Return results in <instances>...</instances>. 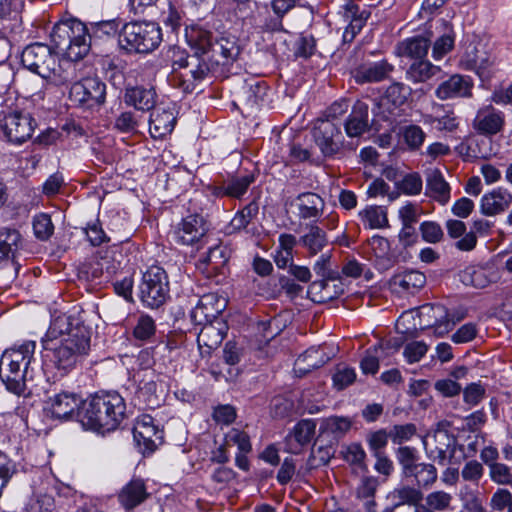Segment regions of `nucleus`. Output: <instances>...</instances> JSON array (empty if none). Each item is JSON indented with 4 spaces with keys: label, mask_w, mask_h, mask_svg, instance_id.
Returning a JSON list of instances; mask_svg holds the SVG:
<instances>
[{
    "label": "nucleus",
    "mask_w": 512,
    "mask_h": 512,
    "mask_svg": "<svg viewBox=\"0 0 512 512\" xmlns=\"http://www.w3.org/2000/svg\"><path fill=\"white\" fill-rule=\"evenodd\" d=\"M426 194L441 204L450 199V186L439 169L426 171Z\"/></svg>",
    "instance_id": "72a5a7b5"
},
{
    "label": "nucleus",
    "mask_w": 512,
    "mask_h": 512,
    "mask_svg": "<svg viewBox=\"0 0 512 512\" xmlns=\"http://www.w3.org/2000/svg\"><path fill=\"white\" fill-rule=\"evenodd\" d=\"M142 116L132 111L120 113L114 122V127L122 133L134 134L138 132Z\"/></svg>",
    "instance_id": "864d4df0"
},
{
    "label": "nucleus",
    "mask_w": 512,
    "mask_h": 512,
    "mask_svg": "<svg viewBox=\"0 0 512 512\" xmlns=\"http://www.w3.org/2000/svg\"><path fill=\"white\" fill-rule=\"evenodd\" d=\"M161 30L154 22H130L119 33L121 48L132 52L147 53L161 42Z\"/></svg>",
    "instance_id": "0eeeda50"
},
{
    "label": "nucleus",
    "mask_w": 512,
    "mask_h": 512,
    "mask_svg": "<svg viewBox=\"0 0 512 512\" xmlns=\"http://www.w3.org/2000/svg\"><path fill=\"white\" fill-rule=\"evenodd\" d=\"M345 132L347 136L360 137L370 129L369 106L363 101H357L345 121Z\"/></svg>",
    "instance_id": "393cba45"
},
{
    "label": "nucleus",
    "mask_w": 512,
    "mask_h": 512,
    "mask_svg": "<svg viewBox=\"0 0 512 512\" xmlns=\"http://www.w3.org/2000/svg\"><path fill=\"white\" fill-rule=\"evenodd\" d=\"M21 62L30 71L59 84H67L72 80L74 65L65 62L66 68H63L48 45L34 43L27 46L22 52Z\"/></svg>",
    "instance_id": "20e7f679"
},
{
    "label": "nucleus",
    "mask_w": 512,
    "mask_h": 512,
    "mask_svg": "<svg viewBox=\"0 0 512 512\" xmlns=\"http://www.w3.org/2000/svg\"><path fill=\"white\" fill-rule=\"evenodd\" d=\"M225 308V300L214 293L203 295L191 312V318L197 324L213 322Z\"/></svg>",
    "instance_id": "aec40b11"
},
{
    "label": "nucleus",
    "mask_w": 512,
    "mask_h": 512,
    "mask_svg": "<svg viewBox=\"0 0 512 512\" xmlns=\"http://www.w3.org/2000/svg\"><path fill=\"white\" fill-rule=\"evenodd\" d=\"M453 496L443 490H435L425 497V505L419 506L421 510L431 512H444L450 509Z\"/></svg>",
    "instance_id": "49530a36"
},
{
    "label": "nucleus",
    "mask_w": 512,
    "mask_h": 512,
    "mask_svg": "<svg viewBox=\"0 0 512 512\" xmlns=\"http://www.w3.org/2000/svg\"><path fill=\"white\" fill-rule=\"evenodd\" d=\"M137 382V397L148 407L159 406L161 401L162 385L157 383V375L154 371L141 370L134 376Z\"/></svg>",
    "instance_id": "a211bd4d"
},
{
    "label": "nucleus",
    "mask_w": 512,
    "mask_h": 512,
    "mask_svg": "<svg viewBox=\"0 0 512 512\" xmlns=\"http://www.w3.org/2000/svg\"><path fill=\"white\" fill-rule=\"evenodd\" d=\"M423 181L421 176L416 173L405 175L398 183L397 188L406 195H418L422 191Z\"/></svg>",
    "instance_id": "5fc2aeb1"
},
{
    "label": "nucleus",
    "mask_w": 512,
    "mask_h": 512,
    "mask_svg": "<svg viewBox=\"0 0 512 512\" xmlns=\"http://www.w3.org/2000/svg\"><path fill=\"white\" fill-rule=\"evenodd\" d=\"M397 459L402 467L403 475H406L417 464L416 451L408 446L400 447L397 450Z\"/></svg>",
    "instance_id": "338daca9"
},
{
    "label": "nucleus",
    "mask_w": 512,
    "mask_h": 512,
    "mask_svg": "<svg viewBox=\"0 0 512 512\" xmlns=\"http://www.w3.org/2000/svg\"><path fill=\"white\" fill-rule=\"evenodd\" d=\"M512 204V193L498 187L485 193L480 200V211L485 216H495L505 212Z\"/></svg>",
    "instance_id": "412c9836"
},
{
    "label": "nucleus",
    "mask_w": 512,
    "mask_h": 512,
    "mask_svg": "<svg viewBox=\"0 0 512 512\" xmlns=\"http://www.w3.org/2000/svg\"><path fill=\"white\" fill-rule=\"evenodd\" d=\"M420 232L424 241L438 243L443 239L444 233L441 226L432 221H425L420 225Z\"/></svg>",
    "instance_id": "052dcab7"
},
{
    "label": "nucleus",
    "mask_w": 512,
    "mask_h": 512,
    "mask_svg": "<svg viewBox=\"0 0 512 512\" xmlns=\"http://www.w3.org/2000/svg\"><path fill=\"white\" fill-rule=\"evenodd\" d=\"M90 38L85 24L76 19L56 24L51 33L57 53H62L70 61H78L87 55Z\"/></svg>",
    "instance_id": "39448f33"
},
{
    "label": "nucleus",
    "mask_w": 512,
    "mask_h": 512,
    "mask_svg": "<svg viewBox=\"0 0 512 512\" xmlns=\"http://www.w3.org/2000/svg\"><path fill=\"white\" fill-rule=\"evenodd\" d=\"M84 402L85 400L74 392L61 391L47 398L45 410L55 419L69 420L74 415L79 419V411Z\"/></svg>",
    "instance_id": "4468645a"
},
{
    "label": "nucleus",
    "mask_w": 512,
    "mask_h": 512,
    "mask_svg": "<svg viewBox=\"0 0 512 512\" xmlns=\"http://www.w3.org/2000/svg\"><path fill=\"white\" fill-rule=\"evenodd\" d=\"M186 38L190 45L195 47L202 54L210 52L214 43L211 40V33L201 27H191L187 29Z\"/></svg>",
    "instance_id": "de8ad7c7"
},
{
    "label": "nucleus",
    "mask_w": 512,
    "mask_h": 512,
    "mask_svg": "<svg viewBox=\"0 0 512 512\" xmlns=\"http://www.w3.org/2000/svg\"><path fill=\"white\" fill-rule=\"evenodd\" d=\"M326 347H311L300 355L294 363V371L297 375L303 376L313 369L319 368L327 363L333 356L334 351L326 352Z\"/></svg>",
    "instance_id": "5701e85b"
},
{
    "label": "nucleus",
    "mask_w": 512,
    "mask_h": 512,
    "mask_svg": "<svg viewBox=\"0 0 512 512\" xmlns=\"http://www.w3.org/2000/svg\"><path fill=\"white\" fill-rule=\"evenodd\" d=\"M419 325L422 329H433L436 336H443L453 329L463 315L450 314L441 304H424L418 309Z\"/></svg>",
    "instance_id": "9d476101"
},
{
    "label": "nucleus",
    "mask_w": 512,
    "mask_h": 512,
    "mask_svg": "<svg viewBox=\"0 0 512 512\" xmlns=\"http://www.w3.org/2000/svg\"><path fill=\"white\" fill-rule=\"evenodd\" d=\"M358 216L365 228L383 229L388 227L387 211L382 206H367L359 211Z\"/></svg>",
    "instance_id": "ea45409f"
},
{
    "label": "nucleus",
    "mask_w": 512,
    "mask_h": 512,
    "mask_svg": "<svg viewBox=\"0 0 512 512\" xmlns=\"http://www.w3.org/2000/svg\"><path fill=\"white\" fill-rule=\"evenodd\" d=\"M422 443L428 458L440 465L461 463L467 455L456 438L448 430L437 428L422 437Z\"/></svg>",
    "instance_id": "423d86ee"
},
{
    "label": "nucleus",
    "mask_w": 512,
    "mask_h": 512,
    "mask_svg": "<svg viewBox=\"0 0 512 512\" xmlns=\"http://www.w3.org/2000/svg\"><path fill=\"white\" fill-rule=\"evenodd\" d=\"M149 496L142 479H132L118 493V501L126 510L142 504Z\"/></svg>",
    "instance_id": "7c9ffc66"
},
{
    "label": "nucleus",
    "mask_w": 512,
    "mask_h": 512,
    "mask_svg": "<svg viewBox=\"0 0 512 512\" xmlns=\"http://www.w3.org/2000/svg\"><path fill=\"white\" fill-rule=\"evenodd\" d=\"M105 95L106 86L98 77H86L74 82L69 90L70 100L87 108L103 104Z\"/></svg>",
    "instance_id": "9b49d317"
},
{
    "label": "nucleus",
    "mask_w": 512,
    "mask_h": 512,
    "mask_svg": "<svg viewBox=\"0 0 512 512\" xmlns=\"http://www.w3.org/2000/svg\"><path fill=\"white\" fill-rule=\"evenodd\" d=\"M403 137L410 149H418L425 140V133L420 126L410 125L404 128Z\"/></svg>",
    "instance_id": "680f3d73"
},
{
    "label": "nucleus",
    "mask_w": 512,
    "mask_h": 512,
    "mask_svg": "<svg viewBox=\"0 0 512 512\" xmlns=\"http://www.w3.org/2000/svg\"><path fill=\"white\" fill-rule=\"evenodd\" d=\"M393 70L392 64L381 60L360 65L354 70L353 75L357 83H372L385 80Z\"/></svg>",
    "instance_id": "bb28decb"
},
{
    "label": "nucleus",
    "mask_w": 512,
    "mask_h": 512,
    "mask_svg": "<svg viewBox=\"0 0 512 512\" xmlns=\"http://www.w3.org/2000/svg\"><path fill=\"white\" fill-rule=\"evenodd\" d=\"M1 127L7 139L16 144H21L28 140L34 131L31 116L18 111L6 115Z\"/></svg>",
    "instance_id": "2eb2a0df"
},
{
    "label": "nucleus",
    "mask_w": 512,
    "mask_h": 512,
    "mask_svg": "<svg viewBox=\"0 0 512 512\" xmlns=\"http://www.w3.org/2000/svg\"><path fill=\"white\" fill-rule=\"evenodd\" d=\"M254 181L255 176L253 173L233 175L225 180L222 185L216 187L214 194L218 197L226 196L241 199Z\"/></svg>",
    "instance_id": "c85d7f7f"
},
{
    "label": "nucleus",
    "mask_w": 512,
    "mask_h": 512,
    "mask_svg": "<svg viewBox=\"0 0 512 512\" xmlns=\"http://www.w3.org/2000/svg\"><path fill=\"white\" fill-rule=\"evenodd\" d=\"M198 334L197 343L199 347L207 348V352L216 349L226 335L225 325L221 321L206 322Z\"/></svg>",
    "instance_id": "e433bc0d"
},
{
    "label": "nucleus",
    "mask_w": 512,
    "mask_h": 512,
    "mask_svg": "<svg viewBox=\"0 0 512 512\" xmlns=\"http://www.w3.org/2000/svg\"><path fill=\"white\" fill-rule=\"evenodd\" d=\"M473 87L474 82L471 77L454 74L436 88L435 95L440 100L471 98Z\"/></svg>",
    "instance_id": "6ab92c4d"
},
{
    "label": "nucleus",
    "mask_w": 512,
    "mask_h": 512,
    "mask_svg": "<svg viewBox=\"0 0 512 512\" xmlns=\"http://www.w3.org/2000/svg\"><path fill=\"white\" fill-rule=\"evenodd\" d=\"M211 57L216 64L228 65L240 54V46L233 35H222L212 45Z\"/></svg>",
    "instance_id": "cd10ccee"
},
{
    "label": "nucleus",
    "mask_w": 512,
    "mask_h": 512,
    "mask_svg": "<svg viewBox=\"0 0 512 512\" xmlns=\"http://www.w3.org/2000/svg\"><path fill=\"white\" fill-rule=\"evenodd\" d=\"M142 302L151 308H158L169 295V281L165 270L159 266L149 267L143 274L140 284Z\"/></svg>",
    "instance_id": "6e6552de"
},
{
    "label": "nucleus",
    "mask_w": 512,
    "mask_h": 512,
    "mask_svg": "<svg viewBox=\"0 0 512 512\" xmlns=\"http://www.w3.org/2000/svg\"><path fill=\"white\" fill-rule=\"evenodd\" d=\"M209 70L205 61H201L195 55L186 58L180 57L173 62L171 81L184 92H192L195 82L204 79Z\"/></svg>",
    "instance_id": "1a4fd4ad"
},
{
    "label": "nucleus",
    "mask_w": 512,
    "mask_h": 512,
    "mask_svg": "<svg viewBox=\"0 0 512 512\" xmlns=\"http://www.w3.org/2000/svg\"><path fill=\"white\" fill-rule=\"evenodd\" d=\"M460 63L463 69L475 71L480 77H485L494 64V58L473 47L471 51H466Z\"/></svg>",
    "instance_id": "c9c22d12"
},
{
    "label": "nucleus",
    "mask_w": 512,
    "mask_h": 512,
    "mask_svg": "<svg viewBox=\"0 0 512 512\" xmlns=\"http://www.w3.org/2000/svg\"><path fill=\"white\" fill-rule=\"evenodd\" d=\"M207 227L204 218L200 215H190L177 225L172 238L179 245H194L206 234Z\"/></svg>",
    "instance_id": "dca6fc26"
},
{
    "label": "nucleus",
    "mask_w": 512,
    "mask_h": 512,
    "mask_svg": "<svg viewBox=\"0 0 512 512\" xmlns=\"http://www.w3.org/2000/svg\"><path fill=\"white\" fill-rule=\"evenodd\" d=\"M156 331V325L149 315H141L134 327L133 335L136 339L145 341L150 339Z\"/></svg>",
    "instance_id": "6e6d98bb"
},
{
    "label": "nucleus",
    "mask_w": 512,
    "mask_h": 512,
    "mask_svg": "<svg viewBox=\"0 0 512 512\" xmlns=\"http://www.w3.org/2000/svg\"><path fill=\"white\" fill-rule=\"evenodd\" d=\"M36 344L28 341L18 348L4 351L0 359V377L6 388L16 395H24L28 367L34 357Z\"/></svg>",
    "instance_id": "7ed1b4c3"
},
{
    "label": "nucleus",
    "mask_w": 512,
    "mask_h": 512,
    "mask_svg": "<svg viewBox=\"0 0 512 512\" xmlns=\"http://www.w3.org/2000/svg\"><path fill=\"white\" fill-rule=\"evenodd\" d=\"M44 350L61 375L77 367L90 350V331L77 318L62 314L55 317L42 338Z\"/></svg>",
    "instance_id": "f257e3e1"
},
{
    "label": "nucleus",
    "mask_w": 512,
    "mask_h": 512,
    "mask_svg": "<svg viewBox=\"0 0 512 512\" xmlns=\"http://www.w3.org/2000/svg\"><path fill=\"white\" fill-rule=\"evenodd\" d=\"M342 8L343 17L345 21L349 22L343 33V40L345 42H351L365 26L370 17V12L366 9L360 10L359 6L354 4L351 0H347Z\"/></svg>",
    "instance_id": "b1692460"
},
{
    "label": "nucleus",
    "mask_w": 512,
    "mask_h": 512,
    "mask_svg": "<svg viewBox=\"0 0 512 512\" xmlns=\"http://www.w3.org/2000/svg\"><path fill=\"white\" fill-rule=\"evenodd\" d=\"M316 429V423L310 419L299 421L293 430L285 438V449L292 454L299 453L302 448L310 443Z\"/></svg>",
    "instance_id": "4be33fe9"
},
{
    "label": "nucleus",
    "mask_w": 512,
    "mask_h": 512,
    "mask_svg": "<svg viewBox=\"0 0 512 512\" xmlns=\"http://www.w3.org/2000/svg\"><path fill=\"white\" fill-rule=\"evenodd\" d=\"M459 277L464 285L475 288H484L489 283L485 270L477 266L466 267L460 272Z\"/></svg>",
    "instance_id": "8fccbe9b"
},
{
    "label": "nucleus",
    "mask_w": 512,
    "mask_h": 512,
    "mask_svg": "<svg viewBox=\"0 0 512 512\" xmlns=\"http://www.w3.org/2000/svg\"><path fill=\"white\" fill-rule=\"evenodd\" d=\"M54 499L49 495H39L30 499L26 506L27 512H53Z\"/></svg>",
    "instance_id": "0e129e2a"
},
{
    "label": "nucleus",
    "mask_w": 512,
    "mask_h": 512,
    "mask_svg": "<svg viewBox=\"0 0 512 512\" xmlns=\"http://www.w3.org/2000/svg\"><path fill=\"white\" fill-rule=\"evenodd\" d=\"M33 230L38 239L47 240L54 231L50 216L47 214L36 215L33 220Z\"/></svg>",
    "instance_id": "4d7b16f0"
},
{
    "label": "nucleus",
    "mask_w": 512,
    "mask_h": 512,
    "mask_svg": "<svg viewBox=\"0 0 512 512\" xmlns=\"http://www.w3.org/2000/svg\"><path fill=\"white\" fill-rule=\"evenodd\" d=\"M454 35L453 34H444L439 37L432 49V56L435 60L442 59L448 52H450L454 47Z\"/></svg>",
    "instance_id": "69168bd1"
},
{
    "label": "nucleus",
    "mask_w": 512,
    "mask_h": 512,
    "mask_svg": "<svg viewBox=\"0 0 512 512\" xmlns=\"http://www.w3.org/2000/svg\"><path fill=\"white\" fill-rule=\"evenodd\" d=\"M323 208V199L315 193H303L298 197L299 215L303 219L319 217Z\"/></svg>",
    "instance_id": "a19ab883"
},
{
    "label": "nucleus",
    "mask_w": 512,
    "mask_h": 512,
    "mask_svg": "<svg viewBox=\"0 0 512 512\" xmlns=\"http://www.w3.org/2000/svg\"><path fill=\"white\" fill-rule=\"evenodd\" d=\"M133 437L142 454H150L163 442V431L155 424L154 418L144 414L137 417Z\"/></svg>",
    "instance_id": "ddd939ff"
},
{
    "label": "nucleus",
    "mask_w": 512,
    "mask_h": 512,
    "mask_svg": "<svg viewBox=\"0 0 512 512\" xmlns=\"http://www.w3.org/2000/svg\"><path fill=\"white\" fill-rule=\"evenodd\" d=\"M430 43L423 37H414L406 39L398 45V54L413 58L416 60H423L427 55Z\"/></svg>",
    "instance_id": "c03bdc74"
},
{
    "label": "nucleus",
    "mask_w": 512,
    "mask_h": 512,
    "mask_svg": "<svg viewBox=\"0 0 512 512\" xmlns=\"http://www.w3.org/2000/svg\"><path fill=\"white\" fill-rule=\"evenodd\" d=\"M300 243L311 256H314L327 245L326 233L318 226L310 225L307 227V232L300 238Z\"/></svg>",
    "instance_id": "a18cd8bd"
},
{
    "label": "nucleus",
    "mask_w": 512,
    "mask_h": 512,
    "mask_svg": "<svg viewBox=\"0 0 512 512\" xmlns=\"http://www.w3.org/2000/svg\"><path fill=\"white\" fill-rule=\"evenodd\" d=\"M490 478L493 482L500 485H510L512 487V472L510 467L503 463H496L489 468Z\"/></svg>",
    "instance_id": "bf43d9fd"
},
{
    "label": "nucleus",
    "mask_w": 512,
    "mask_h": 512,
    "mask_svg": "<svg viewBox=\"0 0 512 512\" xmlns=\"http://www.w3.org/2000/svg\"><path fill=\"white\" fill-rule=\"evenodd\" d=\"M483 474V465L476 460L468 461L461 471V476L465 481H469L475 484H478L480 479L483 477Z\"/></svg>",
    "instance_id": "774afa93"
},
{
    "label": "nucleus",
    "mask_w": 512,
    "mask_h": 512,
    "mask_svg": "<svg viewBox=\"0 0 512 512\" xmlns=\"http://www.w3.org/2000/svg\"><path fill=\"white\" fill-rule=\"evenodd\" d=\"M381 346H374L366 351L361 360L360 367L364 374H376L379 370V353Z\"/></svg>",
    "instance_id": "13d9d810"
},
{
    "label": "nucleus",
    "mask_w": 512,
    "mask_h": 512,
    "mask_svg": "<svg viewBox=\"0 0 512 512\" xmlns=\"http://www.w3.org/2000/svg\"><path fill=\"white\" fill-rule=\"evenodd\" d=\"M416 434V426L408 423L404 425H395L389 432V436L394 444H401L410 440Z\"/></svg>",
    "instance_id": "e2e57ef3"
},
{
    "label": "nucleus",
    "mask_w": 512,
    "mask_h": 512,
    "mask_svg": "<svg viewBox=\"0 0 512 512\" xmlns=\"http://www.w3.org/2000/svg\"><path fill=\"white\" fill-rule=\"evenodd\" d=\"M330 259L331 256L327 253H324L320 255L318 260L315 262L313 269L318 276L323 278V280L319 283H313L314 287L320 286L324 288L327 286L325 280H336L339 277L338 271L331 269Z\"/></svg>",
    "instance_id": "603ef678"
},
{
    "label": "nucleus",
    "mask_w": 512,
    "mask_h": 512,
    "mask_svg": "<svg viewBox=\"0 0 512 512\" xmlns=\"http://www.w3.org/2000/svg\"><path fill=\"white\" fill-rule=\"evenodd\" d=\"M259 206L255 201L247 204L242 210L238 211L230 221L232 231H240L245 229L250 222L257 216Z\"/></svg>",
    "instance_id": "3c124183"
},
{
    "label": "nucleus",
    "mask_w": 512,
    "mask_h": 512,
    "mask_svg": "<svg viewBox=\"0 0 512 512\" xmlns=\"http://www.w3.org/2000/svg\"><path fill=\"white\" fill-rule=\"evenodd\" d=\"M176 122L173 111L158 108L150 115V134L153 138H162L172 132Z\"/></svg>",
    "instance_id": "58836bf2"
},
{
    "label": "nucleus",
    "mask_w": 512,
    "mask_h": 512,
    "mask_svg": "<svg viewBox=\"0 0 512 512\" xmlns=\"http://www.w3.org/2000/svg\"><path fill=\"white\" fill-rule=\"evenodd\" d=\"M391 495L398 501L396 505H417L423 499V493L418 486L402 485L395 488Z\"/></svg>",
    "instance_id": "09e8293b"
},
{
    "label": "nucleus",
    "mask_w": 512,
    "mask_h": 512,
    "mask_svg": "<svg viewBox=\"0 0 512 512\" xmlns=\"http://www.w3.org/2000/svg\"><path fill=\"white\" fill-rule=\"evenodd\" d=\"M505 125V115L492 105L480 108L473 120V129L480 135L493 136L501 132Z\"/></svg>",
    "instance_id": "f3484780"
},
{
    "label": "nucleus",
    "mask_w": 512,
    "mask_h": 512,
    "mask_svg": "<svg viewBox=\"0 0 512 512\" xmlns=\"http://www.w3.org/2000/svg\"><path fill=\"white\" fill-rule=\"evenodd\" d=\"M424 122L438 131L453 132L458 128L459 121L452 109L438 105L432 114L425 115Z\"/></svg>",
    "instance_id": "4c0bfd02"
},
{
    "label": "nucleus",
    "mask_w": 512,
    "mask_h": 512,
    "mask_svg": "<svg viewBox=\"0 0 512 512\" xmlns=\"http://www.w3.org/2000/svg\"><path fill=\"white\" fill-rule=\"evenodd\" d=\"M125 411V400L118 392L97 393L83 403L79 421L86 429L110 432L123 421Z\"/></svg>",
    "instance_id": "f03ea898"
},
{
    "label": "nucleus",
    "mask_w": 512,
    "mask_h": 512,
    "mask_svg": "<svg viewBox=\"0 0 512 512\" xmlns=\"http://www.w3.org/2000/svg\"><path fill=\"white\" fill-rule=\"evenodd\" d=\"M441 68L428 60H416L408 68L407 78L414 83H423L440 73Z\"/></svg>",
    "instance_id": "37998d69"
},
{
    "label": "nucleus",
    "mask_w": 512,
    "mask_h": 512,
    "mask_svg": "<svg viewBox=\"0 0 512 512\" xmlns=\"http://www.w3.org/2000/svg\"><path fill=\"white\" fill-rule=\"evenodd\" d=\"M124 102L138 111H149L155 106L156 92L153 88L129 87L125 91Z\"/></svg>",
    "instance_id": "2f4dec72"
},
{
    "label": "nucleus",
    "mask_w": 512,
    "mask_h": 512,
    "mask_svg": "<svg viewBox=\"0 0 512 512\" xmlns=\"http://www.w3.org/2000/svg\"><path fill=\"white\" fill-rule=\"evenodd\" d=\"M426 276L418 270H406L394 275L390 281L391 288L397 293L414 294L424 287Z\"/></svg>",
    "instance_id": "c756f323"
},
{
    "label": "nucleus",
    "mask_w": 512,
    "mask_h": 512,
    "mask_svg": "<svg viewBox=\"0 0 512 512\" xmlns=\"http://www.w3.org/2000/svg\"><path fill=\"white\" fill-rule=\"evenodd\" d=\"M404 477L412 478L419 488H428L437 481L438 473L433 464L417 463Z\"/></svg>",
    "instance_id": "79ce46f5"
},
{
    "label": "nucleus",
    "mask_w": 512,
    "mask_h": 512,
    "mask_svg": "<svg viewBox=\"0 0 512 512\" xmlns=\"http://www.w3.org/2000/svg\"><path fill=\"white\" fill-rule=\"evenodd\" d=\"M411 94V89L403 83L395 82L391 84L381 98L379 106L386 107L388 114L384 118L390 120L399 115L396 111L403 106Z\"/></svg>",
    "instance_id": "a878e982"
},
{
    "label": "nucleus",
    "mask_w": 512,
    "mask_h": 512,
    "mask_svg": "<svg viewBox=\"0 0 512 512\" xmlns=\"http://www.w3.org/2000/svg\"><path fill=\"white\" fill-rule=\"evenodd\" d=\"M22 246L20 232L11 227L0 228V262L11 260L15 263L17 252Z\"/></svg>",
    "instance_id": "f704fd0d"
},
{
    "label": "nucleus",
    "mask_w": 512,
    "mask_h": 512,
    "mask_svg": "<svg viewBox=\"0 0 512 512\" xmlns=\"http://www.w3.org/2000/svg\"><path fill=\"white\" fill-rule=\"evenodd\" d=\"M315 144L325 157L337 154L343 144L340 128L331 120L319 119L312 129Z\"/></svg>",
    "instance_id": "f8f14e48"
},
{
    "label": "nucleus",
    "mask_w": 512,
    "mask_h": 512,
    "mask_svg": "<svg viewBox=\"0 0 512 512\" xmlns=\"http://www.w3.org/2000/svg\"><path fill=\"white\" fill-rule=\"evenodd\" d=\"M268 94V86L262 80L247 82L240 92L239 102L247 109L253 110L262 105Z\"/></svg>",
    "instance_id": "473e14b6"
}]
</instances>
